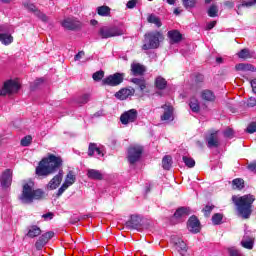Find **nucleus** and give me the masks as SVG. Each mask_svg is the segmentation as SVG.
Masks as SVG:
<instances>
[{
	"mask_svg": "<svg viewBox=\"0 0 256 256\" xmlns=\"http://www.w3.org/2000/svg\"><path fill=\"white\" fill-rule=\"evenodd\" d=\"M64 160L60 156L48 154L47 157L42 158L35 168V175L37 177H47L57 173V175L49 181L47 188L51 191L57 189L62 179L64 178V170L61 169Z\"/></svg>",
	"mask_w": 256,
	"mask_h": 256,
	"instance_id": "nucleus-1",
	"label": "nucleus"
},
{
	"mask_svg": "<svg viewBox=\"0 0 256 256\" xmlns=\"http://www.w3.org/2000/svg\"><path fill=\"white\" fill-rule=\"evenodd\" d=\"M47 194L42 189L34 190V182L30 179L22 184V193L19 196V200L24 205H30L34 200L46 199Z\"/></svg>",
	"mask_w": 256,
	"mask_h": 256,
	"instance_id": "nucleus-2",
	"label": "nucleus"
},
{
	"mask_svg": "<svg viewBox=\"0 0 256 256\" xmlns=\"http://www.w3.org/2000/svg\"><path fill=\"white\" fill-rule=\"evenodd\" d=\"M232 201L239 216L243 219H250L253 213V202L256 201L254 195H242L240 197L234 195Z\"/></svg>",
	"mask_w": 256,
	"mask_h": 256,
	"instance_id": "nucleus-3",
	"label": "nucleus"
},
{
	"mask_svg": "<svg viewBox=\"0 0 256 256\" xmlns=\"http://www.w3.org/2000/svg\"><path fill=\"white\" fill-rule=\"evenodd\" d=\"M144 37H145V41L147 42L142 46V49L144 51L157 49L158 47H160V42L164 40V36L160 31L147 33L145 34Z\"/></svg>",
	"mask_w": 256,
	"mask_h": 256,
	"instance_id": "nucleus-4",
	"label": "nucleus"
},
{
	"mask_svg": "<svg viewBox=\"0 0 256 256\" xmlns=\"http://www.w3.org/2000/svg\"><path fill=\"white\" fill-rule=\"evenodd\" d=\"M143 152H144V148L142 145L140 144L131 145L128 148V156H127L129 164L134 165L137 162H139Z\"/></svg>",
	"mask_w": 256,
	"mask_h": 256,
	"instance_id": "nucleus-5",
	"label": "nucleus"
},
{
	"mask_svg": "<svg viewBox=\"0 0 256 256\" xmlns=\"http://www.w3.org/2000/svg\"><path fill=\"white\" fill-rule=\"evenodd\" d=\"M121 35H123V31H121L116 26H102L98 31V36H100L102 40L114 38Z\"/></svg>",
	"mask_w": 256,
	"mask_h": 256,
	"instance_id": "nucleus-6",
	"label": "nucleus"
},
{
	"mask_svg": "<svg viewBox=\"0 0 256 256\" xmlns=\"http://www.w3.org/2000/svg\"><path fill=\"white\" fill-rule=\"evenodd\" d=\"M125 81V73L116 72L102 80L103 86L118 87Z\"/></svg>",
	"mask_w": 256,
	"mask_h": 256,
	"instance_id": "nucleus-7",
	"label": "nucleus"
},
{
	"mask_svg": "<svg viewBox=\"0 0 256 256\" xmlns=\"http://www.w3.org/2000/svg\"><path fill=\"white\" fill-rule=\"evenodd\" d=\"M20 84L16 80L9 79L4 83L0 90V96L5 97L6 95H12L18 93L20 90Z\"/></svg>",
	"mask_w": 256,
	"mask_h": 256,
	"instance_id": "nucleus-8",
	"label": "nucleus"
},
{
	"mask_svg": "<svg viewBox=\"0 0 256 256\" xmlns=\"http://www.w3.org/2000/svg\"><path fill=\"white\" fill-rule=\"evenodd\" d=\"M187 229L190 231L192 234H198L201 233V222L197 218V216L192 215L190 218L187 220Z\"/></svg>",
	"mask_w": 256,
	"mask_h": 256,
	"instance_id": "nucleus-9",
	"label": "nucleus"
},
{
	"mask_svg": "<svg viewBox=\"0 0 256 256\" xmlns=\"http://www.w3.org/2000/svg\"><path fill=\"white\" fill-rule=\"evenodd\" d=\"M61 25L69 31H79L82 28V23L75 18H67L61 22Z\"/></svg>",
	"mask_w": 256,
	"mask_h": 256,
	"instance_id": "nucleus-10",
	"label": "nucleus"
},
{
	"mask_svg": "<svg viewBox=\"0 0 256 256\" xmlns=\"http://www.w3.org/2000/svg\"><path fill=\"white\" fill-rule=\"evenodd\" d=\"M12 179H13V172L11 169H6L4 172H2L0 177L1 188L4 190L10 188L12 185Z\"/></svg>",
	"mask_w": 256,
	"mask_h": 256,
	"instance_id": "nucleus-11",
	"label": "nucleus"
},
{
	"mask_svg": "<svg viewBox=\"0 0 256 256\" xmlns=\"http://www.w3.org/2000/svg\"><path fill=\"white\" fill-rule=\"evenodd\" d=\"M137 110L130 109L129 111L124 112L120 115V123L128 125L129 123H134L137 120Z\"/></svg>",
	"mask_w": 256,
	"mask_h": 256,
	"instance_id": "nucleus-12",
	"label": "nucleus"
},
{
	"mask_svg": "<svg viewBox=\"0 0 256 256\" xmlns=\"http://www.w3.org/2000/svg\"><path fill=\"white\" fill-rule=\"evenodd\" d=\"M126 229L140 230L142 227V219L139 215H131L130 219L125 222Z\"/></svg>",
	"mask_w": 256,
	"mask_h": 256,
	"instance_id": "nucleus-13",
	"label": "nucleus"
},
{
	"mask_svg": "<svg viewBox=\"0 0 256 256\" xmlns=\"http://www.w3.org/2000/svg\"><path fill=\"white\" fill-rule=\"evenodd\" d=\"M205 140L207 141V147L212 148H218L219 143V136H218V130H212L210 132V135L205 137Z\"/></svg>",
	"mask_w": 256,
	"mask_h": 256,
	"instance_id": "nucleus-14",
	"label": "nucleus"
},
{
	"mask_svg": "<svg viewBox=\"0 0 256 256\" xmlns=\"http://www.w3.org/2000/svg\"><path fill=\"white\" fill-rule=\"evenodd\" d=\"M162 109L164 110L163 115L160 116V120L162 122L168 121L172 122L174 121V107H172L169 104H164L162 106Z\"/></svg>",
	"mask_w": 256,
	"mask_h": 256,
	"instance_id": "nucleus-15",
	"label": "nucleus"
},
{
	"mask_svg": "<svg viewBox=\"0 0 256 256\" xmlns=\"http://www.w3.org/2000/svg\"><path fill=\"white\" fill-rule=\"evenodd\" d=\"M134 94H135L134 88H130V89L122 88L115 93V97H116V99L123 101V100L128 99L131 96H134Z\"/></svg>",
	"mask_w": 256,
	"mask_h": 256,
	"instance_id": "nucleus-16",
	"label": "nucleus"
},
{
	"mask_svg": "<svg viewBox=\"0 0 256 256\" xmlns=\"http://www.w3.org/2000/svg\"><path fill=\"white\" fill-rule=\"evenodd\" d=\"M172 244L179 254L188 251L187 243H185L181 238H172Z\"/></svg>",
	"mask_w": 256,
	"mask_h": 256,
	"instance_id": "nucleus-17",
	"label": "nucleus"
},
{
	"mask_svg": "<svg viewBox=\"0 0 256 256\" xmlns=\"http://www.w3.org/2000/svg\"><path fill=\"white\" fill-rule=\"evenodd\" d=\"M130 71L132 76H143L146 69L145 66L140 63H132Z\"/></svg>",
	"mask_w": 256,
	"mask_h": 256,
	"instance_id": "nucleus-18",
	"label": "nucleus"
},
{
	"mask_svg": "<svg viewBox=\"0 0 256 256\" xmlns=\"http://www.w3.org/2000/svg\"><path fill=\"white\" fill-rule=\"evenodd\" d=\"M167 37L170 39L171 44H176L182 41L183 36L178 30H172L167 32Z\"/></svg>",
	"mask_w": 256,
	"mask_h": 256,
	"instance_id": "nucleus-19",
	"label": "nucleus"
},
{
	"mask_svg": "<svg viewBox=\"0 0 256 256\" xmlns=\"http://www.w3.org/2000/svg\"><path fill=\"white\" fill-rule=\"evenodd\" d=\"M42 230L40 229V227L38 225H31L28 228V232L26 234V237H28L29 239H34L37 238L41 235Z\"/></svg>",
	"mask_w": 256,
	"mask_h": 256,
	"instance_id": "nucleus-20",
	"label": "nucleus"
},
{
	"mask_svg": "<svg viewBox=\"0 0 256 256\" xmlns=\"http://www.w3.org/2000/svg\"><path fill=\"white\" fill-rule=\"evenodd\" d=\"M154 87H156L159 91L166 90L168 87V81L165 78L158 76L156 79H154Z\"/></svg>",
	"mask_w": 256,
	"mask_h": 256,
	"instance_id": "nucleus-21",
	"label": "nucleus"
},
{
	"mask_svg": "<svg viewBox=\"0 0 256 256\" xmlns=\"http://www.w3.org/2000/svg\"><path fill=\"white\" fill-rule=\"evenodd\" d=\"M191 214L190 207H179L176 212H174L173 217L181 219L184 216H189Z\"/></svg>",
	"mask_w": 256,
	"mask_h": 256,
	"instance_id": "nucleus-22",
	"label": "nucleus"
},
{
	"mask_svg": "<svg viewBox=\"0 0 256 256\" xmlns=\"http://www.w3.org/2000/svg\"><path fill=\"white\" fill-rule=\"evenodd\" d=\"M87 176L89 179L96 180V181H102L103 179V174L96 169H89L87 171Z\"/></svg>",
	"mask_w": 256,
	"mask_h": 256,
	"instance_id": "nucleus-23",
	"label": "nucleus"
},
{
	"mask_svg": "<svg viewBox=\"0 0 256 256\" xmlns=\"http://www.w3.org/2000/svg\"><path fill=\"white\" fill-rule=\"evenodd\" d=\"M201 98L203 100H205L206 102H215L216 100V96H215V93H213V91L211 90H203L201 92Z\"/></svg>",
	"mask_w": 256,
	"mask_h": 256,
	"instance_id": "nucleus-24",
	"label": "nucleus"
},
{
	"mask_svg": "<svg viewBox=\"0 0 256 256\" xmlns=\"http://www.w3.org/2000/svg\"><path fill=\"white\" fill-rule=\"evenodd\" d=\"M190 106V109L194 113H198L201 111V105L199 104L198 99L195 96H192L190 99V103L188 104Z\"/></svg>",
	"mask_w": 256,
	"mask_h": 256,
	"instance_id": "nucleus-25",
	"label": "nucleus"
},
{
	"mask_svg": "<svg viewBox=\"0 0 256 256\" xmlns=\"http://www.w3.org/2000/svg\"><path fill=\"white\" fill-rule=\"evenodd\" d=\"M131 82L138 86L142 92L147 88V81L144 78H132Z\"/></svg>",
	"mask_w": 256,
	"mask_h": 256,
	"instance_id": "nucleus-26",
	"label": "nucleus"
},
{
	"mask_svg": "<svg viewBox=\"0 0 256 256\" xmlns=\"http://www.w3.org/2000/svg\"><path fill=\"white\" fill-rule=\"evenodd\" d=\"M232 187L234 190H243L245 187V182L243 178H235L232 180Z\"/></svg>",
	"mask_w": 256,
	"mask_h": 256,
	"instance_id": "nucleus-27",
	"label": "nucleus"
},
{
	"mask_svg": "<svg viewBox=\"0 0 256 256\" xmlns=\"http://www.w3.org/2000/svg\"><path fill=\"white\" fill-rule=\"evenodd\" d=\"M204 82V75L201 73L195 74L194 77V84H192L191 89H197L198 87H201V85Z\"/></svg>",
	"mask_w": 256,
	"mask_h": 256,
	"instance_id": "nucleus-28",
	"label": "nucleus"
},
{
	"mask_svg": "<svg viewBox=\"0 0 256 256\" xmlns=\"http://www.w3.org/2000/svg\"><path fill=\"white\" fill-rule=\"evenodd\" d=\"M235 70L256 72V67L251 64L240 63L235 66Z\"/></svg>",
	"mask_w": 256,
	"mask_h": 256,
	"instance_id": "nucleus-29",
	"label": "nucleus"
},
{
	"mask_svg": "<svg viewBox=\"0 0 256 256\" xmlns=\"http://www.w3.org/2000/svg\"><path fill=\"white\" fill-rule=\"evenodd\" d=\"M97 152V155H102V151L97 147L96 143L91 142L88 147V156L93 157L94 153Z\"/></svg>",
	"mask_w": 256,
	"mask_h": 256,
	"instance_id": "nucleus-30",
	"label": "nucleus"
},
{
	"mask_svg": "<svg viewBox=\"0 0 256 256\" xmlns=\"http://www.w3.org/2000/svg\"><path fill=\"white\" fill-rule=\"evenodd\" d=\"M0 42L5 46H9L13 42V37L9 34L1 33Z\"/></svg>",
	"mask_w": 256,
	"mask_h": 256,
	"instance_id": "nucleus-31",
	"label": "nucleus"
},
{
	"mask_svg": "<svg viewBox=\"0 0 256 256\" xmlns=\"http://www.w3.org/2000/svg\"><path fill=\"white\" fill-rule=\"evenodd\" d=\"M48 241L46 238L40 236L39 239L35 242V248L37 251L43 250V248L47 245Z\"/></svg>",
	"mask_w": 256,
	"mask_h": 256,
	"instance_id": "nucleus-32",
	"label": "nucleus"
},
{
	"mask_svg": "<svg viewBox=\"0 0 256 256\" xmlns=\"http://www.w3.org/2000/svg\"><path fill=\"white\" fill-rule=\"evenodd\" d=\"M147 22L156 25L157 28H161L162 27V22H161L160 18H158L154 14H150L149 17H147Z\"/></svg>",
	"mask_w": 256,
	"mask_h": 256,
	"instance_id": "nucleus-33",
	"label": "nucleus"
},
{
	"mask_svg": "<svg viewBox=\"0 0 256 256\" xmlns=\"http://www.w3.org/2000/svg\"><path fill=\"white\" fill-rule=\"evenodd\" d=\"M163 169L170 170L172 167V157L171 155H165L162 160Z\"/></svg>",
	"mask_w": 256,
	"mask_h": 256,
	"instance_id": "nucleus-34",
	"label": "nucleus"
},
{
	"mask_svg": "<svg viewBox=\"0 0 256 256\" xmlns=\"http://www.w3.org/2000/svg\"><path fill=\"white\" fill-rule=\"evenodd\" d=\"M211 220L214 226H218L223 223V214L214 213Z\"/></svg>",
	"mask_w": 256,
	"mask_h": 256,
	"instance_id": "nucleus-35",
	"label": "nucleus"
},
{
	"mask_svg": "<svg viewBox=\"0 0 256 256\" xmlns=\"http://www.w3.org/2000/svg\"><path fill=\"white\" fill-rule=\"evenodd\" d=\"M97 14L101 17H108L110 15V8L108 6L98 7Z\"/></svg>",
	"mask_w": 256,
	"mask_h": 256,
	"instance_id": "nucleus-36",
	"label": "nucleus"
},
{
	"mask_svg": "<svg viewBox=\"0 0 256 256\" xmlns=\"http://www.w3.org/2000/svg\"><path fill=\"white\" fill-rule=\"evenodd\" d=\"M77 181V176L73 171H69L66 176V181L64 183H68L69 185H73Z\"/></svg>",
	"mask_w": 256,
	"mask_h": 256,
	"instance_id": "nucleus-37",
	"label": "nucleus"
},
{
	"mask_svg": "<svg viewBox=\"0 0 256 256\" xmlns=\"http://www.w3.org/2000/svg\"><path fill=\"white\" fill-rule=\"evenodd\" d=\"M238 57L239 59H251V54H250V50L247 48H243L240 50V52L238 53Z\"/></svg>",
	"mask_w": 256,
	"mask_h": 256,
	"instance_id": "nucleus-38",
	"label": "nucleus"
},
{
	"mask_svg": "<svg viewBox=\"0 0 256 256\" xmlns=\"http://www.w3.org/2000/svg\"><path fill=\"white\" fill-rule=\"evenodd\" d=\"M183 161L186 167L190 169L194 168L196 165V161L188 156H183Z\"/></svg>",
	"mask_w": 256,
	"mask_h": 256,
	"instance_id": "nucleus-39",
	"label": "nucleus"
},
{
	"mask_svg": "<svg viewBox=\"0 0 256 256\" xmlns=\"http://www.w3.org/2000/svg\"><path fill=\"white\" fill-rule=\"evenodd\" d=\"M43 83H44L43 78H37L32 84H30V91L37 90L40 87V85H42Z\"/></svg>",
	"mask_w": 256,
	"mask_h": 256,
	"instance_id": "nucleus-40",
	"label": "nucleus"
},
{
	"mask_svg": "<svg viewBox=\"0 0 256 256\" xmlns=\"http://www.w3.org/2000/svg\"><path fill=\"white\" fill-rule=\"evenodd\" d=\"M214 209H215V205H206L204 208H202V213H204V216L206 218H209Z\"/></svg>",
	"mask_w": 256,
	"mask_h": 256,
	"instance_id": "nucleus-41",
	"label": "nucleus"
},
{
	"mask_svg": "<svg viewBox=\"0 0 256 256\" xmlns=\"http://www.w3.org/2000/svg\"><path fill=\"white\" fill-rule=\"evenodd\" d=\"M31 143H32V136L31 135L24 136L20 141V145L22 147H30Z\"/></svg>",
	"mask_w": 256,
	"mask_h": 256,
	"instance_id": "nucleus-42",
	"label": "nucleus"
},
{
	"mask_svg": "<svg viewBox=\"0 0 256 256\" xmlns=\"http://www.w3.org/2000/svg\"><path fill=\"white\" fill-rule=\"evenodd\" d=\"M207 14H208V17H212V18L218 17V8H217V6L212 5L210 8H208Z\"/></svg>",
	"mask_w": 256,
	"mask_h": 256,
	"instance_id": "nucleus-43",
	"label": "nucleus"
},
{
	"mask_svg": "<svg viewBox=\"0 0 256 256\" xmlns=\"http://www.w3.org/2000/svg\"><path fill=\"white\" fill-rule=\"evenodd\" d=\"M103 77H105V72L100 70L94 74H92V79H94V81H103Z\"/></svg>",
	"mask_w": 256,
	"mask_h": 256,
	"instance_id": "nucleus-44",
	"label": "nucleus"
},
{
	"mask_svg": "<svg viewBox=\"0 0 256 256\" xmlns=\"http://www.w3.org/2000/svg\"><path fill=\"white\" fill-rule=\"evenodd\" d=\"M196 0H183V5L185 9H192L196 6Z\"/></svg>",
	"mask_w": 256,
	"mask_h": 256,
	"instance_id": "nucleus-45",
	"label": "nucleus"
},
{
	"mask_svg": "<svg viewBox=\"0 0 256 256\" xmlns=\"http://www.w3.org/2000/svg\"><path fill=\"white\" fill-rule=\"evenodd\" d=\"M246 132L250 135L256 133V120L250 124H248Z\"/></svg>",
	"mask_w": 256,
	"mask_h": 256,
	"instance_id": "nucleus-46",
	"label": "nucleus"
},
{
	"mask_svg": "<svg viewBox=\"0 0 256 256\" xmlns=\"http://www.w3.org/2000/svg\"><path fill=\"white\" fill-rule=\"evenodd\" d=\"M253 5H256V0H253V1H251V2H245V1H243L241 4L238 5V10L240 11L241 8H244V7L250 8V7H252Z\"/></svg>",
	"mask_w": 256,
	"mask_h": 256,
	"instance_id": "nucleus-47",
	"label": "nucleus"
},
{
	"mask_svg": "<svg viewBox=\"0 0 256 256\" xmlns=\"http://www.w3.org/2000/svg\"><path fill=\"white\" fill-rule=\"evenodd\" d=\"M254 242L252 240L248 241H241V246L245 249L252 250L253 249Z\"/></svg>",
	"mask_w": 256,
	"mask_h": 256,
	"instance_id": "nucleus-48",
	"label": "nucleus"
},
{
	"mask_svg": "<svg viewBox=\"0 0 256 256\" xmlns=\"http://www.w3.org/2000/svg\"><path fill=\"white\" fill-rule=\"evenodd\" d=\"M234 135H235V130H233L232 128H227L224 131L225 138L232 139Z\"/></svg>",
	"mask_w": 256,
	"mask_h": 256,
	"instance_id": "nucleus-49",
	"label": "nucleus"
},
{
	"mask_svg": "<svg viewBox=\"0 0 256 256\" xmlns=\"http://www.w3.org/2000/svg\"><path fill=\"white\" fill-rule=\"evenodd\" d=\"M246 106L248 108H253L256 106V98L254 97H249V99L247 100Z\"/></svg>",
	"mask_w": 256,
	"mask_h": 256,
	"instance_id": "nucleus-50",
	"label": "nucleus"
},
{
	"mask_svg": "<svg viewBox=\"0 0 256 256\" xmlns=\"http://www.w3.org/2000/svg\"><path fill=\"white\" fill-rule=\"evenodd\" d=\"M90 95L88 94H84L83 96H81V98L78 100V103L80 104H87L89 102L90 99Z\"/></svg>",
	"mask_w": 256,
	"mask_h": 256,
	"instance_id": "nucleus-51",
	"label": "nucleus"
},
{
	"mask_svg": "<svg viewBox=\"0 0 256 256\" xmlns=\"http://www.w3.org/2000/svg\"><path fill=\"white\" fill-rule=\"evenodd\" d=\"M229 255H231V256H243V254H241L239 252V250L235 249V248H230L229 249Z\"/></svg>",
	"mask_w": 256,
	"mask_h": 256,
	"instance_id": "nucleus-52",
	"label": "nucleus"
},
{
	"mask_svg": "<svg viewBox=\"0 0 256 256\" xmlns=\"http://www.w3.org/2000/svg\"><path fill=\"white\" fill-rule=\"evenodd\" d=\"M41 237H44V238H46L47 241H49L50 239H52L54 237V232L48 231V232L44 233L43 235H41Z\"/></svg>",
	"mask_w": 256,
	"mask_h": 256,
	"instance_id": "nucleus-53",
	"label": "nucleus"
},
{
	"mask_svg": "<svg viewBox=\"0 0 256 256\" xmlns=\"http://www.w3.org/2000/svg\"><path fill=\"white\" fill-rule=\"evenodd\" d=\"M137 0H130L128 3H126V7L128 9H134L137 5Z\"/></svg>",
	"mask_w": 256,
	"mask_h": 256,
	"instance_id": "nucleus-54",
	"label": "nucleus"
},
{
	"mask_svg": "<svg viewBox=\"0 0 256 256\" xmlns=\"http://www.w3.org/2000/svg\"><path fill=\"white\" fill-rule=\"evenodd\" d=\"M247 169L251 172H256V161L250 162Z\"/></svg>",
	"mask_w": 256,
	"mask_h": 256,
	"instance_id": "nucleus-55",
	"label": "nucleus"
},
{
	"mask_svg": "<svg viewBox=\"0 0 256 256\" xmlns=\"http://www.w3.org/2000/svg\"><path fill=\"white\" fill-rule=\"evenodd\" d=\"M217 25V21L216 20H213L211 22H209L207 25H206V30H212L213 28H215Z\"/></svg>",
	"mask_w": 256,
	"mask_h": 256,
	"instance_id": "nucleus-56",
	"label": "nucleus"
},
{
	"mask_svg": "<svg viewBox=\"0 0 256 256\" xmlns=\"http://www.w3.org/2000/svg\"><path fill=\"white\" fill-rule=\"evenodd\" d=\"M53 217H54V213H53V212H47L46 214H43V215H42V218H44V220H47L48 218H49L50 220H52Z\"/></svg>",
	"mask_w": 256,
	"mask_h": 256,
	"instance_id": "nucleus-57",
	"label": "nucleus"
},
{
	"mask_svg": "<svg viewBox=\"0 0 256 256\" xmlns=\"http://www.w3.org/2000/svg\"><path fill=\"white\" fill-rule=\"evenodd\" d=\"M84 56H85V52H84V51H80V52H78V53L75 55L74 60H75V61H79V60L82 59V57H84Z\"/></svg>",
	"mask_w": 256,
	"mask_h": 256,
	"instance_id": "nucleus-58",
	"label": "nucleus"
},
{
	"mask_svg": "<svg viewBox=\"0 0 256 256\" xmlns=\"http://www.w3.org/2000/svg\"><path fill=\"white\" fill-rule=\"evenodd\" d=\"M224 5H225L226 7H228L229 9H232L233 7H235V2L226 1V2L224 3Z\"/></svg>",
	"mask_w": 256,
	"mask_h": 256,
	"instance_id": "nucleus-59",
	"label": "nucleus"
},
{
	"mask_svg": "<svg viewBox=\"0 0 256 256\" xmlns=\"http://www.w3.org/2000/svg\"><path fill=\"white\" fill-rule=\"evenodd\" d=\"M250 85L252 86L253 93H256V78L250 81Z\"/></svg>",
	"mask_w": 256,
	"mask_h": 256,
	"instance_id": "nucleus-60",
	"label": "nucleus"
},
{
	"mask_svg": "<svg viewBox=\"0 0 256 256\" xmlns=\"http://www.w3.org/2000/svg\"><path fill=\"white\" fill-rule=\"evenodd\" d=\"M65 191H66L65 189L60 187V189L57 190L56 197L59 198L61 195L65 193Z\"/></svg>",
	"mask_w": 256,
	"mask_h": 256,
	"instance_id": "nucleus-61",
	"label": "nucleus"
},
{
	"mask_svg": "<svg viewBox=\"0 0 256 256\" xmlns=\"http://www.w3.org/2000/svg\"><path fill=\"white\" fill-rule=\"evenodd\" d=\"M39 18L41 19L42 22L48 21V17L46 16V14L40 13Z\"/></svg>",
	"mask_w": 256,
	"mask_h": 256,
	"instance_id": "nucleus-62",
	"label": "nucleus"
},
{
	"mask_svg": "<svg viewBox=\"0 0 256 256\" xmlns=\"http://www.w3.org/2000/svg\"><path fill=\"white\" fill-rule=\"evenodd\" d=\"M72 186V184H68L66 182H64L60 188H63L65 191L68 189V187Z\"/></svg>",
	"mask_w": 256,
	"mask_h": 256,
	"instance_id": "nucleus-63",
	"label": "nucleus"
},
{
	"mask_svg": "<svg viewBox=\"0 0 256 256\" xmlns=\"http://www.w3.org/2000/svg\"><path fill=\"white\" fill-rule=\"evenodd\" d=\"M27 7L30 11H36L37 10V8L33 4H28Z\"/></svg>",
	"mask_w": 256,
	"mask_h": 256,
	"instance_id": "nucleus-64",
	"label": "nucleus"
}]
</instances>
